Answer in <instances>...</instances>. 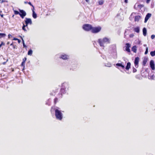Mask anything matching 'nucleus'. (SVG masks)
<instances>
[{"instance_id":"15","label":"nucleus","mask_w":155,"mask_h":155,"mask_svg":"<svg viewBox=\"0 0 155 155\" xmlns=\"http://www.w3.org/2000/svg\"><path fill=\"white\" fill-rule=\"evenodd\" d=\"M130 63L129 62H128L127 64V66L125 68L127 70H128L130 68Z\"/></svg>"},{"instance_id":"19","label":"nucleus","mask_w":155,"mask_h":155,"mask_svg":"<svg viewBox=\"0 0 155 155\" xmlns=\"http://www.w3.org/2000/svg\"><path fill=\"white\" fill-rule=\"evenodd\" d=\"M134 31L137 33H139L140 31L139 28L138 27L135 28L134 29Z\"/></svg>"},{"instance_id":"18","label":"nucleus","mask_w":155,"mask_h":155,"mask_svg":"<svg viewBox=\"0 0 155 155\" xmlns=\"http://www.w3.org/2000/svg\"><path fill=\"white\" fill-rule=\"evenodd\" d=\"M33 14H32V16L33 18H36L37 17V15L35 13L34 11H33Z\"/></svg>"},{"instance_id":"4","label":"nucleus","mask_w":155,"mask_h":155,"mask_svg":"<svg viewBox=\"0 0 155 155\" xmlns=\"http://www.w3.org/2000/svg\"><path fill=\"white\" fill-rule=\"evenodd\" d=\"M59 58L64 60H68L69 58V56L64 53H62L60 54Z\"/></svg>"},{"instance_id":"27","label":"nucleus","mask_w":155,"mask_h":155,"mask_svg":"<svg viewBox=\"0 0 155 155\" xmlns=\"http://www.w3.org/2000/svg\"><path fill=\"white\" fill-rule=\"evenodd\" d=\"M141 41L140 40H138L137 41H136V43L137 44H138L139 45H141Z\"/></svg>"},{"instance_id":"14","label":"nucleus","mask_w":155,"mask_h":155,"mask_svg":"<svg viewBox=\"0 0 155 155\" xmlns=\"http://www.w3.org/2000/svg\"><path fill=\"white\" fill-rule=\"evenodd\" d=\"M68 83L67 82H64V83L62 85V88L61 89V91L62 92L63 91V90H64V89L63 87H65V86H68Z\"/></svg>"},{"instance_id":"36","label":"nucleus","mask_w":155,"mask_h":155,"mask_svg":"<svg viewBox=\"0 0 155 155\" xmlns=\"http://www.w3.org/2000/svg\"><path fill=\"white\" fill-rule=\"evenodd\" d=\"M17 40L18 41V42L19 43H20L21 42V40L18 39H17Z\"/></svg>"},{"instance_id":"40","label":"nucleus","mask_w":155,"mask_h":155,"mask_svg":"<svg viewBox=\"0 0 155 155\" xmlns=\"http://www.w3.org/2000/svg\"><path fill=\"white\" fill-rule=\"evenodd\" d=\"M11 37H12V35H11L10 34H9L8 35V38H10Z\"/></svg>"},{"instance_id":"12","label":"nucleus","mask_w":155,"mask_h":155,"mask_svg":"<svg viewBox=\"0 0 155 155\" xmlns=\"http://www.w3.org/2000/svg\"><path fill=\"white\" fill-rule=\"evenodd\" d=\"M150 67L153 70L155 69L154 61L153 60H151L150 62Z\"/></svg>"},{"instance_id":"13","label":"nucleus","mask_w":155,"mask_h":155,"mask_svg":"<svg viewBox=\"0 0 155 155\" xmlns=\"http://www.w3.org/2000/svg\"><path fill=\"white\" fill-rule=\"evenodd\" d=\"M130 47V45L129 44L127 43L126 44L125 50L128 52H130V50L129 49Z\"/></svg>"},{"instance_id":"1","label":"nucleus","mask_w":155,"mask_h":155,"mask_svg":"<svg viewBox=\"0 0 155 155\" xmlns=\"http://www.w3.org/2000/svg\"><path fill=\"white\" fill-rule=\"evenodd\" d=\"M110 41V38L108 37H104L103 38L99 39L98 40V42L101 47L104 48V44H109Z\"/></svg>"},{"instance_id":"21","label":"nucleus","mask_w":155,"mask_h":155,"mask_svg":"<svg viewBox=\"0 0 155 155\" xmlns=\"http://www.w3.org/2000/svg\"><path fill=\"white\" fill-rule=\"evenodd\" d=\"M32 51L31 50H30L28 52V55H31L32 54Z\"/></svg>"},{"instance_id":"43","label":"nucleus","mask_w":155,"mask_h":155,"mask_svg":"<svg viewBox=\"0 0 155 155\" xmlns=\"http://www.w3.org/2000/svg\"><path fill=\"white\" fill-rule=\"evenodd\" d=\"M136 69H134L133 70V71L134 72H136Z\"/></svg>"},{"instance_id":"30","label":"nucleus","mask_w":155,"mask_h":155,"mask_svg":"<svg viewBox=\"0 0 155 155\" xmlns=\"http://www.w3.org/2000/svg\"><path fill=\"white\" fill-rule=\"evenodd\" d=\"M151 38L152 39H153L155 37V35H152L151 36Z\"/></svg>"},{"instance_id":"37","label":"nucleus","mask_w":155,"mask_h":155,"mask_svg":"<svg viewBox=\"0 0 155 155\" xmlns=\"http://www.w3.org/2000/svg\"><path fill=\"white\" fill-rule=\"evenodd\" d=\"M8 61V60H7L6 62H4L2 63V64H4V65L5 64H6V62H7Z\"/></svg>"},{"instance_id":"41","label":"nucleus","mask_w":155,"mask_h":155,"mask_svg":"<svg viewBox=\"0 0 155 155\" xmlns=\"http://www.w3.org/2000/svg\"><path fill=\"white\" fill-rule=\"evenodd\" d=\"M66 89H67V88H65V91H65L66 90V91H67L68 90V88H67V90Z\"/></svg>"},{"instance_id":"32","label":"nucleus","mask_w":155,"mask_h":155,"mask_svg":"<svg viewBox=\"0 0 155 155\" xmlns=\"http://www.w3.org/2000/svg\"><path fill=\"white\" fill-rule=\"evenodd\" d=\"M25 62H24L23 61H22V62L21 64V66H23L24 68V65H25Z\"/></svg>"},{"instance_id":"33","label":"nucleus","mask_w":155,"mask_h":155,"mask_svg":"<svg viewBox=\"0 0 155 155\" xmlns=\"http://www.w3.org/2000/svg\"><path fill=\"white\" fill-rule=\"evenodd\" d=\"M134 36V35L133 34H131L130 35V37L132 38Z\"/></svg>"},{"instance_id":"39","label":"nucleus","mask_w":155,"mask_h":155,"mask_svg":"<svg viewBox=\"0 0 155 155\" xmlns=\"http://www.w3.org/2000/svg\"><path fill=\"white\" fill-rule=\"evenodd\" d=\"M154 76L153 75L152 76V78H151V79H154Z\"/></svg>"},{"instance_id":"51","label":"nucleus","mask_w":155,"mask_h":155,"mask_svg":"<svg viewBox=\"0 0 155 155\" xmlns=\"http://www.w3.org/2000/svg\"><path fill=\"white\" fill-rule=\"evenodd\" d=\"M146 61H145V60H144L143 61V63H146Z\"/></svg>"},{"instance_id":"7","label":"nucleus","mask_w":155,"mask_h":155,"mask_svg":"<svg viewBox=\"0 0 155 155\" xmlns=\"http://www.w3.org/2000/svg\"><path fill=\"white\" fill-rule=\"evenodd\" d=\"M19 11L20 12V13H19V15L22 18H23L26 15V12L23 10L20 9H19Z\"/></svg>"},{"instance_id":"2","label":"nucleus","mask_w":155,"mask_h":155,"mask_svg":"<svg viewBox=\"0 0 155 155\" xmlns=\"http://www.w3.org/2000/svg\"><path fill=\"white\" fill-rule=\"evenodd\" d=\"M55 112L56 118L59 120H61L63 118V114L61 111L58 109H56Z\"/></svg>"},{"instance_id":"45","label":"nucleus","mask_w":155,"mask_h":155,"mask_svg":"<svg viewBox=\"0 0 155 155\" xmlns=\"http://www.w3.org/2000/svg\"><path fill=\"white\" fill-rule=\"evenodd\" d=\"M10 45L13 46V42L10 44Z\"/></svg>"},{"instance_id":"26","label":"nucleus","mask_w":155,"mask_h":155,"mask_svg":"<svg viewBox=\"0 0 155 155\" xmlns=\"http://www.w3.org/2000/svg\"><path fill=\"white\" fill-rule=\"evenodd\" d=\"M14 14L15 15H18V14L19 15V12L18 11H16V10H14Z\"/></svg>"},{"instance_id":"38","label":"nucleus","mask_w":155,"mask_h":155,"mask_svg":"<svg viewBox=\"0 0 155 155\" xmlns=\"http://www.w3.org/2000/svg\"><path fill=\"white\" fill-rule=\"evenodd\" d=\"M33 8L32 9V11L33 12V11H34V10H35V8H34V6H32Z\"/></svg>"},{"instance_id":"5","label":"nucleus","mask_w":155,"mask_h":155,"mask_svg":"<svg viewBox=\"0 0 155 155\" xmlns=\"http://www.w3.org/2000/svg\"><path fill=\"white\" fill-rule=\"evenodd\" d=\"M92 26L91 25L86 24L83 26V28L85 31H88L92 30Z\"/></svg>"},{"instance_id":"3","label":"nucleus","mask_w":155,"mask_h":155,"mask_svg":"<svg viewBox=\"0 0 155 155\" xmlns=\"http://www.w3.org/2000/svg\"><path fill=\"white\" fill-rule=\"evenodd\" d=\"M136 14L135 13H132L130 16V19H132L134 17H135L134 21L138 22L140 19L141 17L139 15L136 16Z\"/></svg>"},{"instance_id":"23","label":"nucleus","mask_w":155,"mask_h":155,"mask_svg":"<svg viewBox=\"0 0 155 155\" xmlns=\"http://www.w3.org/2000/svg\"><path fill=\"white\" fill-rule=\"evenodd\" d=\"M6 35L4 33H0V38L2 37H5Z\"/></svg>"},{"instance_id":"48","label":"nucleus","mask_w":155,"mask_h":155,"mask_svg":"<svg viewBox=\"0 0 155 155\" xmlns=\"http://www.w3.org/2000/svg\"><path fill=\"white\" fill-rule=\"evenodd\" d=\"M150 0H147V2L148 3L149 2H150Z\"/></svg>"},{"instance_id":"35","label":"nucleus","mask_w":155,"mask_h":155,"mask_svg":"<svg viewBox=\"0 0 155 155\" xmlns=\"http://www.w3.org/2000/svg\"><path fill=\"white\" fill-rule=\"evenodd\" d=\"M28 4L32 6H33L30 2H28Z\"/></svg>"},{"instance_id":"20","label":"nucleus","mask_w":155,"mask_h":155,"mask_svg":"<svg viewBox=\"0 0 155 155\" xmlns=\"http://www.w3.org/2000/svg\"><path fill=\"white\" fill-rule=\"evenodd\" d=\"M150 54L152 57L155 56V50L154 51H152L150 52Z\"/></svg>"},{"instance_id":"8","label":"nucleus","mask_w":155,"mask_h":155,"mask_svg":"<svg viewBox=\"0 0 155 155\" xmlns=\"http://www.w3.org/2000/svg\"><path fill=\"white\" fill-rule=\"evenodd\" d=\"M26 20L25 21V22L26 24V26H28V24L31 25L32 23V22L31 19L30 18H25Z\"/></svg>"},{"instance_id":"42","label":"nucleus","mask_w":155,"mask_h":155,"mask_svg":"<svg viewBox=\"0 0 155 155\" xmlns=\"http://www.w3.org/2000/svg\"><path fill=\"white\" fill-rule=\"evenodd\" d=\"M17 39H18L17 38H13V40H17Z\"/></svg>"},{"instance_id":"10","label":"nucleus","mask_w":155,"mask_h":155,"mask_svg":"<svg viewBox=\"0 0 155 155\" xmlns=\"http://www.w3.org/2000/svg\"><path fill=\"white\" fill-rule=\"evenodd\" d=\"M151 14L150 13H148L146 15L144 20V22L146 23L148 19L151 17Z\"/></svg>"},{"instance_id":"28","label":"nucleus","mask_w":155,"mask_h":155,"mask_svg":"<svg viewBox=\"0 0 155 155\" xmlns=\"http://www.w3.org/2000/svg\"><path fill=\"white\" fill-rule=\"evenodd\" d=\"M105 66L108 67H110L111 66V64L110 63H109V64H105Z\"/></svg>"},{"instance_id":"46","label":"nucleus","mask_w":155,"mask_h":155,"mask_svg":"<svg viewBox=\"0 0 155 155\" xmlns=\"http://www.w3.org/2000/svg\"><path fill=\"white\" fill-rule=\"evenodd\" d=\"M86 0V1L87 2H89V0Z\"/></svg>"},{"instance_id":"52","label":"nucleus","mask_w":155,"mask_h":155,"mask_svg":"<svg viewBox=\"0 0 155 155\" xmlns=\"http://www.w3.org/2000/svg\"><path fill=\"white\" fill-rule=\"evenodd\" d=\"M9 44V42H8L7 43V44Z\"/></svg>"},{"instance_id":"49","label":"nucleus","mask_w":155,"mask_h":155,"mask_svg":"<svg viewBox=\"0 0 155 155\" xmlns=\"http://www.w3.org/2000/svg\"><path fill=\"white\" fill-rule=\"evenodd\" d=\"M143 46H144V47H146V46H147V45H146V44H144V45H143Z\"/></svg>"},{"instance_id":"16","label":"nucleus","mask_w":155,"mask_h":155,"mask_svg":"<svg viewBox=\"0 0 155 155\" xmlns=\"http://www.w3.org/2000/svg\"><path fill=\"white\" fill-rule=\"evenodd\" d=\"M132 50L134 53H136L137 51V47L136 46H134L132 48Z\"/></svg>"},{"instance_id":"44","label":"nucleus","mask_w":155,"mask_h":155,"mask_svg":"<svg viewBox=\"0 0 155 155\" xmlns=\"http://www.w3.org/2000/svg\"><path fill=\"white\" fill-rule=\"evenodd\" d=\"M125 3H127V0H125Z\"/></svg>"},{"instance_id":"25","label":"nucleus","mask_w":155,"mask_h":155,"mask_svg":"<svg viewBox=\"0 0 155 155\" xmlns=\"http://www.w3.org/2000/svg\"><path fill=\"white\" fill-rule=\"evenodd\" d=\"M21 39H22V41L23 47H26V46L25 44L24 41L23 39L21 37Z\"/></svg>"},{"instance_id":"31","label":"nucleus","mask_w":155,"mask_h":155,"mask_svg":"<svg viewBox=\"0 0 155 155\" xmlns=\"http://www.w3.org/2000/svg\"><path fill=\"white\" fill-rule=\"evenodd\" d=\"M5 45V44L3 42H2L1 44L0 45V48L1 47L2 45Z\"/></svg>"},{"instance_id":"50","label":"nucleus","mask_w":155,"mask_h":155,"mask_svg":"<svg viewBox=\"0 0 155 155\" xmlns=\"http://www.w3.org/2000/svg\"><path fill=\"white\" fill-rule=\"evenodd\" d=\"M13 48H15V46L14 45H13Z\"/></svg>"},{"instance_id":"6","label":"nucleus","mask_w":155,"mask_h":155,"mask_svg":"<svg viewBox=\"0 0 155 155\" xmlns=\"http://www.w3.org/2000/svg\"><path fill=\"white\" fill-rule=\"evenodd\" d=\"M101 29V28L100 26H98L92 28L91 32L93 33H96L100 32Z\"/></svg>"},{"instance_id":"11","label":"nucleus","mask_w":155,"mask_h":155,"mask_svg":"<svg viewBox=\"0 0 155 155\" xmlns=\"http://www.w3.org/2000/svg\"><path fill=\"white\" fill-rule=\"evenodd\" d=\"M139 58L137 57L135 58L134 60V64H135V67L136 68H137L138 67V64L139 61Z\"/></svg>"},{"instance_id":"9","label":"nucleus","mask_w":155,"mask_h":155,"mask_svg":"<svg viewBox=\"0 0 155 155\" xmlns=\"http://www.w3.org/2000/svg\"><path fill=\"white\" fill-rule=\"evenodd\" d=\"M116 68H118L119 69H120V68L119 67H120L122 69H124L125 68L124 65V63H117L116 64Z\"/></svg>"},{"instance_id":"17","label":"nucleus","mask_w":155,"mask_h":155,"mask_svg":"<svg viewBox=\"0 0 155 155\" xmlns=\"http://www.w3.org/2000/svg\"><path fill=\"white\" fill-rule=\"evenodd\" d=\"M143 34L144 36H145L146 35L147 33V30L145 28H144L143 30Z\"/></svg>"},{"instance_id":"47","label":"nucleus","mask_w":155,"mask_h":155,"mask_svg":"<svg viewBox=\"0 0 155 155\" xmlns=\"http://www.w3.org/2000/svg\"><path fill=\"white\" fill-rule=\"evenodd\" d=\"M24 3H25V4H27V3H28L27 2H24Z\"/></svg>"},{"instance_id":"24","label":"nucleus","mask_w":155,"mask_h":155,"mask_svg":"<svg viewBox=\"0 0 155 155\" xmlns=\"http://www.w3.org/2000/svg\"><path fill=\"white\" fill-rule=\"evenodd\" d=\"M104 1L103 0H101L99 1V4L100 5H102L104 3Z\"/></svg>"},{"instance_id":"34","label":"nucleus","mask_w":155,"mask_h":155,"mask_svg":"<svg viewBox=\"0 0 155 155\" xmlns=\"http://www.w3.org/2000/svg\"><path fill=\"white\" fill-rule=\"evenodd\" d=\"M26 58H24L23 60V61L25 62L26 61Z\"/></svg>"},{"instance_id":"29","label":"nucleus","mask_w":155,"mask_h":155,"mask_svg":"<svg viewBox=\"0 0 155 155\" xmlns=\"http://www.w3.org/2000/svg\"><path fill=\"white\" fill-rule=\"evenodd\" d=\"M148 47H147L146 48V51L145 52V54H147L148 53Z\"/></svg>"},{"instance_id":"22","label":"nucleus","mask_w":155,"mask_h":155,"mask_svg":"<svg viewBox=\"0 0 155 155\" xmlns=\"http://www.w3.org/2000/svg\"><path fill=\"white\" fill-rule=\"evenodd\" d=\"M27 26H26V25H25L24 24H23V26L22 27V29L25 31H27V30L25 28V27H27Z\"/></svg>"}]
</instances>
